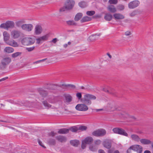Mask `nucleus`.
<instances>
[{
  "instance_id": "obj_1",
  "label": "nucleus",
  "mask_w": 153,
  "mask_h": 153,
  "mask_svg": "<svg viewBox=\"0 0 153 153\" xmlns=\"http://www.w3.org/2000/svg\"><path fill=\"white\" fill-rule=\"evenodd\" d=\"M96 99V97L95 96L89 94H86L84 96V98L81 99L82 101L84 104H78L76 106L75 108L79 111H86L88 108L85 104L87 105H90L91 104V100H95Z\"/></svg>"
},
{
  "instance_id": "obj_2",
  "label": "nucleus",
  "mask_w": 153,
  "mask_h": 153,
  "mask_svg": "<svg viewBox=\"0 0 153 153\" xmlns=\"http://www.w3.org/2000/svg\"><path fill=\"white\" fill-rule=\"evenodd\" d=\"M75 1L74 0H66L65 2L64 5L59 10L60 12L71 10L74 7Z\"/></svg>"
},
{
  "instance_id": "obj_3",
  "label": "nucleus",
  "mask_w": 153,
  "mask_h": 153,
  "mask_svg": "<svg viewBox=\"0 0 153 153\" xmlns=\"http://www.w3.org/2000/svg\"><path fill=\"white\" fill-rule=\"evenodd\" d=\"M11 61V59L8 57L2 58L0 62V69L3 70L6 68Z\"/></svg>"
},
{
  "instance_id": "obj_4",
  "label": "nucleus",
  "mask_w": 153,
  "mask_h": 153,
  "mask_svg": "<svg viewBox=\"0 0 153 153\" xmlns=\"http://www.w3.org/2000/svg\"><path fill=\"white\" fill-rule=\"evenodd\" d=\"M35 42V39L30 37H25L21 40L22 44L25 46L30 45Z\"/></svg>"
},
{
  "instance_id": "obj_5",
  "label": "nucleus",
  "mask_w": 153,
  "mask_h": 153,
  "mask_svg": "<svg viewBox=\"0 0 153 153\" xmlns=\"http://www.w3.org/2000/svg\"><path fill=\"white\" fill-rule=\"evenodd\" d=\"M14 23L12 21H8L6 22L5 23L1 24L0 27L1 28L8 30L9 28H13L14 26Z\"/></svg>"
},
{
  "instance_id": "obj_6",
  "label": "nucleus",
  "mask_w": 153,
  "mask_h": 153,
  "mask_svg": "<svg viewBox=\"0 0 153 153\" xmlns=\"http://www.w3.org/2000/svg\"><path fill=\"white\" fill-rule=\"evenodd\" d=\"M106 133V131L103 129H98L94 131L92 133L93 135L96 137H102L105 135Z\"/></svg>"
},
{
  "instance_id": "obj_7",
  "label": "nucleus",
  "mask_w": 153,
  "mask_h": 153,
  "mask_svg": "<svg viewBox=\"0 0 153 153\" xmlns=\"http://www.w3.org/2000/svg\"><path fill=\"white\" fill-rule=\"evenodd\" d=\"M113 131L115 133L127 136L128 134L123 129L120 128H115L113 129Z\"/></svg>"
},
{
  "instance_id": "obj_8",
  "label": "nucleus",
  "mask_w": 153,
  "mask_h": 153,
  "mask_svg": "<svg viewBox=\"0 0 153 153\" xmlns=\"http://www.w3.org/2000/svg\"><path fill=\"white\" fill-rule=\"evenodd\" d=\"M113 142L111 140L107 139L103 141L102 145L105 148L109 149L111 148Z\"/></svg>"
},
{
  "instance_id": "obj_9",
  "label": "nucleus",
  "mask_w": 153,
  "mask_h": 153,
  "mask_svg": "<svg viewBox=\"0 0 153 153\" xmlns=\"http://www.w3.org/2000/svg\"><path fill=\"white\" fill-rule=\"evenodd\" d=\"M130 148L134 151L137 152V153H141L143 151V148L140 145H134L130 146Z\"/></svg>"
},
{
  "instance_id": "obj_10",
  "label": "nucleus",
  "mask_w": 153,
  "mask_h": 153,
  "mask_svg": "<svg viewBox=\"0 0 153 153\" xmlns=\"http://www.w3.org/2000/svg\"><path fill=\"white\" fill-rule=\"evenodd\" d=\"M21 35V32L17 30H14L11 32V36L13 39H17L20 37Z\"/></svg>"
},
{
  "instance_id": "obj_11",
  "label": "nucleus",
  "mask_w": 153,
  "mask_h": 153,
  "mask_svg": "<svg viewBox=\"0 0 153 153\" xmlns=\"http://www.w3.org/2000/svg\"><path fill=\"white\" fill-rule=\"evenodd\" d=\"M21 27L23 30L27 31H30L33 28V25L30 24H25L22 25Z\"/></svg>"
},
{
  "instance_id": "obj_12",
  "label": "nucleus",
  "mask_w": 153,
  "mask_h": 153,
  "mask_svg": "<svg viewBox=\"0 0 153 153\" xmlns=\"http://www.w3.org/2000/svg\"><path fill=\"white\" fill-rule=\"evenodd\" d=\"M140 2L137 0L134 1L130 2L128 4V7L130 9H133L137 7Z\"/></svg>"
},
{
  "instance_id": "obj_13",
  "label": "nucleus",
  "mask_w": 153,
  "mask_h": 153,
  "mask_svg": "<svg viewBox=\"0 0 153 153\" xmlns=\"http://www.w3.org/2000/svg\"><path fill=\"white\" fill-rule=\"evenodd\" d=\"M49 36V35L47 34L39 38L36 39V43L37 44H39L40 42H42L47 40Z\"/></svg>"
},
{
  "instance_id": "obj_14",
  "label": "nucleus",
  "mask_w": 153,
  "mask_h": 153,
  "mask_svg": "<svg viewBox=\"0 0 153 153\" xmlns=\"http://www.w3.org/2000/svg\"><path fill=\"white\" fill-rule=\"evenodd\" d=\"M42 31V26L39 25H37L35 28L34 33L36 35H38L41 34Z\"/></svg>"
},
{
  "instance_id": "obj_15",
  "label": "nucleus",
  "mask_w": 153,
  "mask_h": 153,
  "mask_svg": "<svg viewBox=\"0 0 153 153\" xmlns=\"http://www.w3.org/2000/svg\"><path fill=\"white\" fill-rule=\"evenodd\" d=\"M64 96L65 97V102L68 104L71 102L72 100V96L69 94H65Z\"/></svg>"
},
{
  "instance_id": "obj_16",
  "label": "nucleus",
  "mask_w": 153,
  "mask_h": 153,
  "mask_svg": "<svg viewBox=\"0 0 153 153\" xmlns=\"http://www.w3.org/2000/svg\"><path fill=\"white\" fill-rule=\"evenodd\" d=\"M113 16L115 20L122 19L124 18V16L119 13H116L113 15Z\"/></svg>"
},
{
  "instance_id": "obj_17",
  "label": "nucleus",
  "mask_w": 153,
  "mask_h": 153,
  "mask_svg": "<svg viewBox=\"0 0 153 153\" xmlns=\"http://www.w3.org/2000/svg\"><path fill=\"white\" fill-rule=\"evenodd\" d=\"M38 92L40 95L43 97H45L48 94V92L46 91L42 88L39 89Z\"/></svg>"
},
{
  "instance_id": "obj_18",
  "label": "nucleus",
  "mask_w": 153,
  "mask_h": 153,
  "mask_svg": "<svg viewBox=\"0 0 153 153\" xmlns=\"http://www.w3.org/2000/svg\"><path fill=\"white\" fill-rule=\"evenodd\" d=\"M103 90L108 94H114V90L111 87H108V88H103Z\"/></svg>"
},
{
  "instance_id": "obj_19",
  "label": "nucleus",
  "mask_w": 153,
  "mask_h": 153,
  "mask_svg": "<svg viewBox=\"0 0 153 153\" xmlns=\"http://www.w3.org/2000/svg\"><path fill=\"white\" fill-rule=\"evenodd\" d=\"M108 10L111 13H114L117 11V9L113 5H109L107 7Z\"/></svg>"
},
{
  "instance_id": "obj_20",
  "label": "nucleus",
  "mask_w": 153,
  "mask_h": 153,
  "mask_svg": "<svg viewBox=\"0 0 153 153\" xmlns=\"http://www.w3.org/2000/svg\"><path fill=\"white\" fill-rule=\"evenodd\" d=\"M100 34H95L92 35L89 37L88 40L90 41H94L97 39L96 37L97 36H99Z\"/></svg>"
},
{
  "instance_id": "obj_21",
  "label": "nucleus",
  "mask_w": 153,
  "mask_h": 153,
  "mask_svg": "<svg viewBox=\"0 0 153 153\" xmlns=\"http://www.w3.org/2000/svg\"><path fill=\"white\" fill-rule=\"evenodd\" d=\"M84 142L87 144H91L93 141V139L91 137H88L85 138L84 140Z\"/></svg>"
},
{
  "instance_id": "obj_22",
  "label": "nucleus",
  "mask_w": 153,
  "mask_h": 153,
  "mask_svg": "<svg viewBox=\"0 0 153 153\" xmlns=\"http://www.w3.org/2000/svg\"><path fill=\"white\" fill-rule=\"evenodd\" d=\"M69 129L66 128H61L59 129L58 132L59 134H66L69 133Z\"/></svg>"
},
{
  "instance_id": "obj_23",
  "label": "nucleus",
  "mask_w": 153,
  "mask_h": 153,
  "mask_svg": "<svg viewBox=\"0 0 153 153\" xmlns=\"http://www.w3.org/2000/svg\"><path fill=\"white\" fill-rule=\"evenodd\" d=\"M56 138L58 141L62 143L65 142L67 140L65 137L61 135L57 136Z\"/></svg>"
},
{
  "instance_id": "obj_24",
  "label": "nucleus",
  "mask_w": 153,
  "mask_h": 153,
  "mask_svg": "<svg viewBox=\"0 0 153 153\" xmlns=\"http://www.w3.org/2000/svg\"><path fill=\"white\" fill-rule=\"evenodd\" d=\"M131 137L133 140L136 142H139L140 139V137L137 135L135 134L131 135Z\"/></svg>"
},
{
  "instance_id": "obj_25",
  "label": "nucleus",
  "mask_w": 153,
  "mask_h": 153,
  "mask_svg": "<svg viewBox=\"0 0 153 153\" xmlns=\"http://www.w3.org/2000/svg\"><path fill=\"white\" fill-rule=\"evenodd\" d=\"M4 39L5 42L8 41L10 38V34L6 31H4L3 33Z\"/></svg>"
},
{
  "instance_id": "obj_26",
  "label": "nucleus",
  "mask_w": 153,
  "mask_h": 153,
  "mask_svg": "<svg viewBox=\"0 0 153 153\" xmlns=\"http://www.w3.org/2000/svg\"><path fill=\"white\" fill-rule=\"evenodd\" d=\"M112 15L110 13H106L105 14L104 18L106 20L109 21L112 19Z\"/></svg>"
},
{
  "instance_id": "obj_27",
  "label": "nucleus",
  "mask_w": 153,
  "mask_h": 153,
  "mask_svg": "<svg viewBox=\"0 0 153 153\" xmlns=\"http://www.w3.org/2000/svg\"><path fill=\"white\" fill-rule=\"evenodd\" d=\"M91 20V18L88 16H85L83 17L80 20L81 23L90 21Z\"/></svg>"
},
{
  "instance_id": "obj_28",
  "label": "nucleus",
  "mask_w": 153,
  "mask_h": 153,
  "mask_svg": "<svg viewBox=\"0 0 153 153\" xmlns=\"http://www.w3.org/2000/svg\"><path fill=\"white\" fill-rule=\"evenodd\" d=\"M140 141L141 143L144 145H148L151 143V141L150 140L146 139H140Z\"/></svg>"
},
{
  "instance_id": "obj_29",
  "label": "nucleus",
  "mask_w": 153,
  "mask_h": 153,
  "mask_svg": "<svg viewBox=\"0 0 153 153\" xmlns=\"http://www.w3.org/2000/svg\"><path fill=\"white\" fill-rule=\"evenodd\" d=\"M14 51V50L12 48L9 47H6L4 50V52H6L8 53L13 52Z\"/></svg>"
},
{
  "instance_id": "obj_30",
  "label": "nucleus",
  "mask_w": 153,
  "mask_h": 153,
  "mask_svg": "<svg viewBox=\"0 0 153 153\" xmlns=\"http://www.w3.org/2000/svg\"><path fill=\"white\" fill-rule=\"evenodd\" d=\"M70 143L73 146L77 147L79 144V141L76 140H71L70 141Z\"/></svg>"
},
{
  "instance_id": "obj_31",
  "label": "nucleus",
  "mask_w": 153,
  "mask_h": 153,
  "mask_svg": "<svg viewBox=\"0 0 153 153\" xmlns=\"http://www.w3.org/2000/svg\"><path fill=\"white\" fill-rule=\"evenodd\" d=\"M83 14L81 13H77L75 16L74 18V20L76 21H78L82 17Z\"/></svg>"
},
{
  "instance_id": "obj_32",
  "label": "nucleus",
  "mask_w": 153,
  "mask_h": 153,
  "mask_svg": "<svg viewBox=\"0 0 153 153\" xmlns=\"http://www.w3.org/2000/svg\"><path fill=\"white\" fill-rule=\"evenodd\" d=\"M97 146L95 145H91L90 146L89 149L92 152H95L97 149Z\"/></svg>"
},
{
  "instance_id": "obj_33",
  "label": "nucleus",
  "mask_w": 153,
  "mask_h": 153,
  "mask_svg": "<svg viewBox=\"0 0 153 153\" xmlns=\"http://www.w3.org/2000/svg\"><path fill=\"white\" fill-rule=\"evenodd\" d=\"M42 103L44 106L47 108L48 109L51 106V105L48 102V101L46 100L43 101Z\"/></svg>"
},
{
  "instance_id": "obj_34",
  "label": "nucleus",
  "mask_w": 153,
  "mask_h": 153,
  "mask_svg": "<svg viewBox=\"0 0 153 153\" xmlns=\"http://www.w3.org/2000/svg\"><path fill=\"white\" fill-rule=\"evenodd\" d=\"M78 5L81 7L83 8L87 6V4L86 2L84 1H81L78 3Z\"/></svg>"
},
{
  "instance_id": "obj_35",
  "label": "nucleus",
  "mask_w": 153,
  "mask_h": 153,
  "mask_svg": "<svg viewBox=\"0 0 153 153\" xmlns=\"http://www.w3.org/2000/svg\"><path fill=\"white\" fill-rule=\"evenodd\" d=\"M48 143L50 145H54L56 144L55 140L53 139H50L48 141Z\"/></svg>"
},
{
  "instance_id": "obj_36",
  "label": "nucleus",
  "mask_w": 153,
  "mask_h": 153,
  "mask_svg": "<svg viewBox=\"0 0 153 153\" xmlns=\"http://www.w3.org/2000/svg\"><path fill=\"white\" fill-rule=\"evenodd\" d=\"M66 23L69 25L76 26L77 25V23L73 20L67 21Z\"/></svg>"
},
{
  "instance_id": "obj_37",
  "label": "nucleus",
  "mask_w": 153,
  "mask_h": 153,
  "mask_svg": "<svg viewBox=\"0 0 153 153\" xmlns=\"http://www.w3.org/2000/svg\"><path fill=\"white\" fill-rule=\"evenodd\" d=\"M25 23V21L24 20H20L19 21H17L16 22V26L18 27L22 26V24Z\"/></svg>"
},
{
  "instance_id": "obj_38",
  "label": "nucleus",
  "mask_w": 153,
  "mask_h": 153,
  "mask_svg": "<svg viewBox=\"0 0 153 153\" xmlns=\"http://www.w3.org/2000/svg\"><path fill=\"white\" fill-rule=\"evenodd\" d=\"M69 131L70 130L73 132H76L79 130L78 127L75 126H74L68 129Z\"/></svg>"
},
{
  "instance_id": "obj_39",
  "label": "nucleus",
  "mask_w": 153,
  "mask_h": 153,
  "mask_svg": "<svg viewBox=\"0 0 153 153\" xmlns=\"http://www.w3.org/2000/svg\"><path fill=\"white\" fill-rule=\"evenodd\" d=\"M22 54L21 52H16L11 54V56L13 58H15L20 56Z\"/></svg>"
},
{
  "instance_id": "obj_40",
  "label": "nucleus",
  "mask_w": 153,
  "mask_h": 153,
  "mask_svg": "<svg viewBox=\"0 0 153 153\" xmlns=\"http://www.w3.org/2000/svg\"><path fill=\"white\" fill-rule=\"evenodd\" d=\"M10 46H12L13 47H17L19 46L18 43L15 41L14 40H12V43L10 44Z\"/></svg>"
},
{
  "instance_id": "obj_41",
  "label": "nucleus",
  "mask_w": 153,
  "mask_h": 153,
  "mask_svg": "<svg viewBox=\"0 0 153 153\" xmlns=\"http://www.w3.org/2000/svg\"><path fill=\"white\" fill-rule=\"evenodd\" d=\"M95 13L94 11L92 10L90 11H87L86 12V14L89 16H92L94 15Z\"/></svg>"
},
{
  "instance_id": "obj_42",
  "label": "nucleus",
  "mask_w": 153,
  "mask_h": 153,
  "mask_svg": "<svg viewBox=\"0 0 153 153\" xmlns=\"http://www.w3.org/2000/svg\"><path fill=\"white\" fill-rule=\"evenodd\" d=\"M79 130L81 131H85L87 129V127L85 126H80L78 127Z\"/></svg>"
},
{
  "instance_id": "obj_43",
  "label": "nucleus",
  "mask_w": 153,
  "mask_h": 153,
  "mask_svg": "<svg viewBox=\"0 0 153 153\" xmlns=\"http://www.w3.org/2000/svg\"><path fill=\"white\" fill-rule=\"evenodd\" d=\"M101 141L100 140H97L94 141V143L96 146L99 145L101 144Z\"/></svg>"
},
{
  "instance_id": "obj_44",
  "label": "nucleus",
  "mask_w": 153,
  "mask_h": 153,
  "mask_svg": "<svg viewBox=\"0 0 153 153\" xmlns=\"http://www.w3.org/2000/svg\"><path fill=\"white\" fill-rule=\"evenodd\" d=\"M53 97L52 96L49 97L46 100L50 103H52L53 102Z\"/></svg>"
},
{
  "instance_id": "obj_45",
  "label": "nucleus",
  "mask_w": 153,
  "mask_h": 153,
  "mask_svg": "<svg viewBox=\"0 0 153 153\" xmlns=\"http://www.w3.org/2000/svg\"><path fill=\"white\" fill-rule=\"evenodd\" d=\"M118 2L117 0H109L108 3L110 4H116Z\"/></svg>"
},
{
  "instance_id": "obj_46",
  "label": "nucleus",
  "mask_w": 153,
  "mask_h": 153,
  "mask_svg": "<svg viewBox=\"0 0 153 153\" xmlns=\"http://www.w3.org/2000/svg\"><path fill=\"white\" fill-rule=\"evenodd\" d=\"M62 86H64L65 87H70L71 88H75V86L74 85H65L64 84H62L61 85Z\"/></svg>"
},
{
  "instance_id": "obj_47",
  "label": "nucleus",
  "mask_w": 153,
  "mask_h": 153,
  "mask_svg": "<svg viewBox=\"0 0 153 153\" xmlns=\"http://www.w3.org/2000/svg\"><path fill=\"white\" fill-rule=\"evenodd\" d=\"M117 9L120 10H122L124 9V6L122 4L119 5L117 7Z\"/></svg>"
},
{
  "instance_id": "obj_48",
  "label": "nucleus",
  "mask_w": 153,
  "mask_h": 153,
  "mask_svg": "<svg viewBox=\"0 0 153 153\" xmlns=\"http://www.w3.org/2000/svg\"><path fill=\"white\" fill-rule=\"evenodd\" d=\"M35 46H33L30 48H26V49L28 52H30L33 50L35 49Z\"/></svg>"
},
{
  "instance_id": "obj_49",
  "label": "nucleus",
  "mask_w": 153,
  "mask_h": 153,
  "mask_svg": "<svg viewBox=\"0 0 153 153\" xmlns=\"http://www.w3.org/2000/svg\"><path fill=\"white\" fill-rule=\"evenodd\" d=\"M87 144L85 143L84 142V140H83L82 142V143L81 145V147L82 149H84L86 147V145Z\"/></svg>"
},
{
  "instance_id": "obj_50",
  "label": "nucleus",
  "mask_w": 153,
  "mask_h": 153,
  "mask_svg": "<svg viewBox=\"0 0 153 153\" xmlns=\"http://www.w3.org/2000/svg\"><path fill=\"white\" fill-rule=\"evenodd\" d=\"M56 134L53 131H52L51 132L49 133L48 134V135L50 136L53 137Z\"/></svg>"
},
{
  "instance_id": "obj_51",
  "label": "nucleus",
  "mask_w": 153,
  "mask_h": 153,
  "mask_svg": "<svg viewBox=\"0 0 153 153\" xmlns=\"http://www.w3.org/2000/svg\"><path fill=\"white\" fill-rule=\"evenodd\" d=\"M76 96L79 100L80 99L82 98V94L80 93H78L76 94Z\"/></svg>"
},
{
  "instance_id": "obj_52",
  "label": "nucleus",
  "mask_w": 153,
  "mask_h": 153,
  "mask_svg": "<svg viewBox=\"0 0 153 153\" xmlns=\"http://www.w3.org/2000/svg\"><path fill=\"white\" fill-rule=\"evenodd\" d=\"M38 142L39 143V145L42 146V147L44 148H45L46 147L43 144L42 142L39 139L38 140Z\"/></svg>"
},
{
  "instance_id": "obj_53",
  "label": "nucleus",
  "mask_w": 153,
  "mask_h": 153,
  "mask_svg": "<svg viewBox=\"0 0 153 153\" xmlns=\"http://www.w3.org/2000/svg\"><path fill=\"white\" fill-rule=\"evenodd\" d=\"M137 13V12L136 11H133L131 13L130 16H133L136 15Z\"/></svg>"
},
{
  "instance_id": "obj_54",
  "label": "nucleus",
  "mask_w": 153,
  "mask_h": 153,
  "mask_svg": "<svg viewBox=\"0 0 153 153\" xmlns=\"http://www.w3.org/2000/svg\"><path fill=\"white\" fill-rule=\"evenodd\" d=\"M8 102H10V103H13V104H16V103L14 102L13 100H6Z\"/></svg>"
},
{
  "instance_id": "obj_55",
  "label": "nucleus",
  "mask_w": 153,
  "mask_h": 153,
  "mask_svg": "<svg viewBox=\"0 0 153 153\" xmlns=\"http://www.w3.org/2000/svg\"><path fill=\"white\" fill-rule=\"evenodd\" d=\"M122 115H123V117H127L128 116V114L124 112L122 114Z\"/></svg>"
},
{
  "instance_id": "obj_56",
  "label": "nucleus",
  "mask_w": 153,
  "mask_h": 153,
  "mask_svg": "<svg viewBox=\"0 0 153 153\" xmlns=\"http://www.w3.org/2000/svg\"><path fill=\"white\" fill-rule=\"evenodd\" d=\"M57 41V39L56 38L53 39V40L51 42H53L54 43H56Z\"/></svg>"
},
{
  "instance_id": "obj_57",
  "label": "nucleus",
  "mask_w": 153,
  "mask_h": 153,
  "mask_svg": "<svg viewBox=\"0 0 153 153\" xmlns=\"http://www.w3.org/2000/svg\"><path fill=\"white\" fill-rule=\"evenodd\" d=\"M131 34V32L129 31H127L125 33V34L127 36H129Z\"/></svg>"
},
{
  "instance_id": "obj_58",
  "label": "nucleus",
  "mask_w": 153,
  "mask_h": 153,
  "mask_svg": "<svg viewBox=\"0 0 153 153\" xmlns=\"http://www.w3.org/2000/svg\"><path fill=\"white\" fill-rule=\"evenodd\" d=\"M98 153H105L104 150L102 149H99L98 150Z\"/></svg>"
},
{
  "instance_id": "obj_59",
  "label": "nucleus",
  "mask_w": 153,
  "mask_h": 153,
  "mask_svg": "<svg viewBox=\"0 0 153 153\" xmlns=\"http://www.w3.org/2000/svg\"><path fill=\"white\" fill-rule=\"evenodd\" d=\"M6 42L7 44L10 45V44L12 43V40L9 41H8V40Z\"/></svg>"
},
{
  "instance_id": "obj_60",
  "label": "nucleus",
  "mask_w": 153,
  "mask_h": 153,
  "mask_svg": "<svg viewBox=\"0 0 153 153\" xmlns=\"http://www.w3.org/2000/svg\"><path fill=\"white\" fill-rule=\"evenodd\" d=\"M131 149L130 148V147L128 149L127 151V153H131Z\"/></svg>"
},
{
  "instance_id": "obj_61",
  "label": "nucleus",
  "mask_w": 153,
  "mask_h": 153,
  "mask_svg": "<svg viewBox=\"0 0 153 153\" xmlns=\"http://www.w3.org/2000/svg\"><path fill=\"white\" fill-rule=\"evenodd\" d=\"M8 78V77H6L4 78H3L1 79H0V82L4 81Z\"/></svg>"
},
{
  "instance_id": "obj_62",
  "label": "nucleus",
  "mask_w": 153,
  "mask_h": 153,
  "mask_svg": "<svg viewBox=\"0 0 153 153\" xmlns=\"http://www.w3.org/2000/svg\"><path fill=\"white\" fill-rule=\"evenodd\" d=\"M113 152V150L112 149H110L108 150V153H112Z\"/></svg>"
},
{
  "instance_id": "obj_63",
  "label": "nucleus",
  "mask_w": 153,
  "mask_h": 153,
  "mask_svg": "<svg viewBox=\"0 0 153 153\" xmlns=\"http://www.w3.org/2000/svg\"><path fill=\"white\" fill-rule=\"evenodd\" d=\"M144 153H151V152L149 150H146L144 152Z\"/></svg>"
},
{
  "instance_id": "obj_64",
  "label": "nucleus",
  "mask_w": 153,
  "mask_h": 153,
  "mask_svg": "<svg viewBox=\"0 0 153 153\" xmlns=\"http://www.w3.org/2000/svg\"><path fill=\"white\" fill-rule=\"evenodd\" d=\"M113 153H120V152L118 150H116Z\"/></svg>"
}]
</instances>
